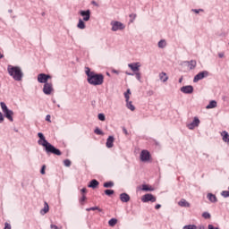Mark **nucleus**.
<instances>
[{
    "mask_svg": "<svg viewBox=\"0 0 229 229\" xmlns=\"http://www.w3.org/2000/svg\"><path fill=\"white\" fill-rule=\"evenodd\" d=\"M124 98L126 102L130 101V95H128V93H124Z\"/></svg>",
    "mask_w": 229,
    "mask_h": 229,
    "instance_id": "nucleus-44",
    "label": "nucleus"
},
{
    "mask_svg": "<svg viewBox=\"0 0 229 229\" xmlns=\"http://www.w3.org/2000/svg\"><path fill=\"white\" fill-rule=\"evenodd\" d=\"M228 190H229V187H228ZM222 196L225 197V198H228L229 197V191H223Z\"/></svg>",
    "mask_w": 229,
    "mask_h": 229,
    "instance_id": "nucleus-39",
    "label": "nucleus"
},
{
    "mask_svg": "<svg viewBox=\"0 0 229 229\" xmlns=\"http://www.w3.org/2000/svg\"><path fill=\"white\" fill-rule=\"evenodd\" d=\"M183 229H198L197 225H184Z\"/></svg>",
    "mask_w": 229,
    "mask_h": 229,
    "instance_id": "nucleus-36",
    "label": "nucleus"
},
{
    "mask_svg": "<svg viewBox=\"0 0 229 229\" xmlns=\"http://www.w3.org/2000/svg\"><path fill=\"white\" fill-rule=\"evenodd\" d=\"M155 208H156L157 210L160 209V208H161V205H160V204L156 205V206H155Z\"/></svg>",
    "mask_w": 229,
    "mask_h": 229,
    "instance_id": "nucleus-53",
    "label": "nucleus"
},
{
    "mask_svg": "<svg viewBox=\"0 0 229 229\" xmlns=\"http://www.w3.org/2000/svg\"><path fill=\"white\" fill-rule=\"evenodd\" d=\"M208 229H219V228L218 227H214L212 225H208Z\"/></svg>",
    "mask_w": 229,
    "mask_h": 229,
    "instance_id": "nucleus-49",
    "label": "nucleus"
},
{
    "mask_svg": "<svg viewBox=\"0 0 229 229\" xmlns=\"http://www.w3.org/2000/svg\"><path fill=\"white\" fill-rule=\"evenodd\" d=\"M114 140V139L113 136H110L109 138H107L106 142V148H113V146H114V144H113Z\"/></svg>",
    "mask_w": 229,
    "mask_h": 229,
    "instance_id": "nucleus-19",
    "label": "nucleus"
},
{
    "mask_svg": "<svg viewBox=\"0 0 229 229\" xmlns=\"http://www.w3.org/2000/svg\"><path fill=\"white\" fill-rule=\"evenodd\" d=\"M51 79V76L50 75H47L45 73H40L38 76V81H39L40 83H49L47 82L48 80Z\"/></svg>",
    "mask_w": 229,
    "mask_h": 229,
    "instance_id": "nucleus-9",
    "label": "nucleus"
},
{
    "mask_svg": "<svg viewBox=\"0 0 229 229\" xmlns=\"http://www.w3.org/2000/svg\"><path fill=\"white\" fill-rule=\"evenodd\" d=\"M87 201V196L86 194H82L81 197L79 199V202L81 203V206H84Z\"/></svg>",
    "mask_w": 229,
    "mask_h": 229,
    "instance_id": "nucleus-27",
    "label": "nucleus"
},
{
    "mask_svg": "<svg viewBox=\"0 0 229 229\" xmlns=\"http://www.w3.org/2000/svg\"><path fill=\"white\" fill-rule=\"evenodd\" d=\"M77 28L81 30H85L86 29V23L83 21L81 19L79 20V23H77Z\"/></svg>",
    "mask_w": 229,
    "mask_h": 229,
    "instance_id": "nucleus-24",
    "label": "nucleus"
},
{
    "mask_svg": "<svg viewBox=\"0 0 229 229\" xmlns=\"http://www.w3.org/2000/svg\"><path fill=\"white\" fill-rule=\"evenodd\" d=\"M49 211V206L47 202H45L44 208L41 210V213L44 212L43 214H47Z\"/></svg>",
    "mask_w": 229,
    "mask_h": 229,
    "instance_id": "nucleus-33",
    "label": "nucleus"
},
{
    "mask_svg": "<svg viewBox=\"0 0 229 229\" xmlns=\"http://www.w3.org/2000/svg\"><path fill=\"white\" fill-rule=\"evenodd\" d=\"M217 107V102L215 100H212L209 102V104L206 106L207 110L214 109Z\"/></svg>",
    "mask_w": 229,
    "mask_h": 229,
    "instance_id": "nucleus-18",
    "label": "nucleus"
},
{
    "mask_svg": "<svg viewBox=\"0 0 229 229\" xmlns=\"http://www.w3.org/2000/svg\"><path fill=\"white\" fill-rule=\"evenodd\" d=\"M141 191H154V188H152L151 186L148 185V184H143L141 186Z\"/></svg>",
    "mask_w": 229,
    "mask_h": 229,
    "instance_id": "nucleus-23",
    "label": "nucleus"
},
{
    "mask_svg": "<svg viewBox=\"0 0 229 229\" xmlns=\"http://www.w3.org/2000/svg\"><path fill=\"white\" fill-rule=\"evenodd\" d=\"M159 78L161 80V81H164V82H166L169 79V77L167 76L166 72H162L160 74H159Z\"/></svg>",
    "mask_w": 229,
    "mask_h": 229,
    "instance_id": "nucleus-22",
    "label": "nucleus"
},
{
    "mask_svg": "<svg viewBox=\"0 0 229 229\" xmlns=\"http://www.w3.org/2000/svg\"><path fill=\"white\" fill-rule=\"evenodd\" d=\"M181 91L184 94H191L193 92V87L192 86H183L181 89Z\"/></svg>",
    "mask_w": 229,
    "mask_h": 229,
    "instance_id": "nucleus-14",
    "label": "nucleus"
},
{
    "mask_svg": "<svg viewBox=\"0 0 229 229\" xmlns=\"http://www.w3.org/2000/svg\"><path fill=\"white\" fill-rule=\"evenodd\" d=\"M0 106H1L2 111L4 114V117L7 118L10 122H13L14 121L13 120V115H14L13 111L9 110L4 102H1Z\"/></svg>",
    "mask_w": 229,
    "mask_h": 229,
    "instance_id": "nucleus-4",
    "label": "nucleus"
},
{
    "mask_svg": "<svg viewBox=\"0 0 229 229\" xmlns=\"http://www.w3.org/2000/svg\"><path fill=\"white\" fill-rule=\"evenodd\" d=\"M92 4H94L95 6H98V4H97V2H92Z\"/></svg>",
    "mask_w": 229,
    "mask_h": 229,
    "instance_id": "nucleus-57",
    "label": "nucleus"
},
{
    "mask_svg": "<svg viewBox=\"0 0 229 229\" xmlns=\"http://www.w3.org/2000/svg\"><path fill=\"white\" fill-rule=\"evenodd\" d=\"M4 121V117L3 113L0 112V123H3Z\"/></svg>",
    "mask_w": 229,
    "mask_h": 229,
    "instance_id": "nucleus-45",
    "label": "nucleus"
},
{
    "mask_svg": "<svg viewBox=\"0 0 229 229\" xmlns=\"http://www.w3.org/2000/svg\"><path fill=\"white\" fill-rule=\"evenodd\" d=\"M195 13H199V12H202L203 10H192Z\"/></svg>",
    "mask_w": 229,
    "mask_h": 229,
    "instance_id": "nucleus-55",
    "label": "nucleus"
},
{
    "mask_svg": "<svg viewBox=\"0 0 229 229\" xmlns=\"http://www.w3.org/2000/svg\"><path fill=\"white\" fill-rule=\"evenodd\" d=\"M8 72L15 81H21L22 78V72L19 66H8Z\"/></svg>",
    "mask_w": 229,
    "mask_h": 229,
    "instance_id": "nucleus-2",
    "label": "nucleus"
},
{
    "mask_svg": "<svg viewBox=\"0 0 229 229\" xmlns=\"http://www.w3.org/2000/svg\"><path fill=\"white\" fill-rule=\"evenodd\" d=\"M54 89H53V85L51 82L46 83L43 87V92L46 95H51V93L53 92Z\"/></svg>",
    "mask_w": 229,
    "mask_h": 229,
    "instance_id": "nucleus-8",
    "label": "nucleus"
},
{
    "mask_svg": "<svg viewBox=\"0 0 229 229\" xmlns=\"http://www.w3.org/2000/svg\"><path fill=\"white\" fill-rule=\"evenodd\" d=\"M225 56V53H218V57L223 58Z\"/></svg>",
    "mask_w": 229,
    "mask_h": 229,
    "instance_id": "nucleus-51",
    "label": "nucleus"
},
{
    "mask_svg": "<svg viewBox=\"0 0 229 229\" xmlns=\"http://www.w3.org/2000/svg\"><path fill=\"white\" fill-rule=\"evenodd\" d=\"M98 119H99L100 121H106V115H105V114L100 113V114H98Z\"/></svg>",
    "mask_w": 229,
    "mask_h": 229,
    "instance_id": "nucleus-37",
    "label": "nucleus"
},
{
    "mask_svg": "<svg viewBox=\"0 0 229 229\" xmlns=\"http://www.w3.org/2000/svg\"><path fill=\"white\" fill-rule=\"evenodd\" d=\"M126 107L129 109V110H131V111H135L136 110V107L135 106L132 105V102L131 101H126Z\"/></svg>",
    "mask_w": 229,
    "mask_h": 229,
    "instance_id": "nucleus-25",
    "label": "nucleus"
},
{
    "mask_svg": "<svg viewBox=\"0 0 229 229\" xmlns=\"http://www.w3.org/2000/svg\"><path fill=\"white\" fill-rule=\"evenodd\" d=\"M81 196H82V194H86V193L88 192L87 188H82V189L81 190Z\"/></svg>",
    "mask_w": 229,
    "mask_h": 229,
    "instance_id": "nucleus-43",
    "label": "nucleus"
},
{
    "mask_svg": "<svg viewBox=\"0 0 229 229\" xmlns=\"http://www.w3.org/2000/svg\"><path fill=\"white\" fill-rule=\"evenodd\" d=\"M123 29H124V26L120 21H114L112 23V30L113 31H118V30H122Z\"/></svg>",
    "mask_w": 229,
    "mask_h": 229,
    "instance_id": "nucleus-10",
    "label": "nucleus"
},
{
    "mask_svg": "<svg viewBox=\"0 0 229 229\" xmlns=\"http://www.w3.org/2000/svg\"><path fill=\"white\" fill-rule=\"evenodd\" d=\"M208 199L209 200V202L211 203H217L218 199L217 197H216L214 194L212 193H208L207 195Z\"/></svg>",
    "mask_w": 229,
    "mask_h": 229,
    "instance_id": "nucleus-16",
    "label": "nucleus"
},
{
    "mask_svg": "<svg viewBox=\"0 0 229 229\" xmlns=\"http://www.w3.org/2000/svg\"><path fill=\"white\" fill-rule=\"evenodd\" d=\"M182 78L179 79V82H182Z\"/></svg>",
    "mask_w": 229,
    "mask_h": 229,
    "instance_id": "nucleus-60",
    "label": "nucleus"
},
{
    "mask_svg": "<svg viewBox=\"0 0 229 229\" xmlns=\"http://www.w3.org/2000/svg\"><path fill=\"white\" fill-rule=\"evenodd\" d=\"M87 81L93 86H100L105 81V76L102 74L93 73L90 77L87 78Z\"/></svg>",
    "mask_w": 229,
    "mask_h": 229,
    "instance_id": "nucleus-3",
    "label": "nucleus"
},
{
    "mask_svg": "<svg viewBox=\"0 0 229 229\" xmlns=\"http://www.w3.org/2000/svg\"><path fill=\"white\" fill-rule=\"evenodd\" d=\"M178 206L182 208H190L191 204L184 199H182L181 201L178 202Z\"/></svg>",
    "mask_w": 229,
    "mask_h": 229,
    "instance_id": "nucleus-17",
    "label": "nucleus"
},
{
    "mask_svg": "<svg viewBox=\"0 0 229 229\" xmlns=\"http://www.w3.org/2000/svg\"><path fill=\"white\" fill-rule=\"evenodd\" d=\"M200 121L198 117H194V120L191 123L187 124V128L190 130H193L194 128L199 127Z\"/></svg>",
    "mask_w": 229,
    "mask_h": 229,
    "instance_id": "nucleus-11",
    "label": "nucleus"
},
{
    "mask_svg": "<svg viewBox=\"0 0 229 229\" xmlns=\"http://www.w3.org/2000/svg\"><path fill=\"white\" fill-rule=\"evenodd\" d=\"M4 229H11V225L8 223H5Z\"/></svg>",
    "mask_w": 229,
    "mask_h": 229,
    "instance_id": "nucleus-48",
    "label": "nucleus"
},
{
    "mask_svg": "<svg viewBox=\"0 0 229 229\" xmlns=\"http://www.w3.org/2000/svg\"><path fill=\"white\" fill-rule=\"evenodd\" d=\"M72 162L70 161V159H64V165L67 167H69L71 165Z\"/></svg>",
    "mask_w": 229,
    "mask_h": 229,
    "instance_id": "nucleus-38",
    "label": "nucleus"
},
{
    "mask_svg": "<svg viewBox=\"0 0 229 229\" xmlns=\"http://www.w3.org/2000/svg\"><path fill=\"white\" fill-rule=\"evenodd\" d=\"M126 74H127V75H131V76L133 75V74H131V73H130V72H126Z\"/></svg>",
    "mask_w": 229,
    "mask_h": 229,
    "instance_id": "nucleus-58",
    "label": "nucleus"
},
{
    "mask_svg": "<svg viewBox=\"0 0 229 229\" xmlns=\"http://www.w3.org/2000/svg\"><path fill=\"white\" fill-rule=\"evenodd\" d=\"M220 136L223 137V140L225 142V143H229V133L227 131H223V132H220Z\"/></svg>",
    "mask_w": 229,
    "mask_h": 229,
    "instance_id": "nucleus-21",
    "label": "nucleus"
},
{
    "mask_svg": "<svg viewBox=\"0 0 229 229\" xmlns=\"http://www.w3.org/2000/svg\"><path fill=\"white\" fill-rule=\"evenodd\" d=\"M80 14L81 17H83L84 21H89L90 19V11H80Z\"/></svg>",
    "mask_w": 229,
    "mask_h": 229,
    "instance_id": "nucleus-12",
    "label": "nucleus"
},
{
    "mask_svg": "<svg viewBox=\"0 0 229 229\" xmlns=\"http://www.w3.org/2000/svg\"><path fill=\"white\" fill-rule=\"evenodd\" d=\"M86 211H87V212H90V211H98V212H102V209H101L99 207L96 206V207H91V208H86Z\"/></svg>",
    "mask_w": 229,
    "mask_h": 229,
    "instance_id": "nucleus-26",
    "label": "nucleus"
},
{
    "mask_svg": "<svg viewBox=\"0 0 229 229\" xmlns=\"http://www.w3.org/2000/svg\"><path fill=\"white\" fill-rule=\"evenodd\" d=\"M157 46L160 47V48H164L166 47V40L165 39H161L159 41V43H157Z\"/></svg>",
    "mask_w": 229,
    "mask_h": 229,
    "instance_id": "nucleus-30",
    "label": "nucleus"
},
{
    "mask_svg": "<svg viewBox=\"0 0 229 229\" xmlns=\"http://www.w3.org/2000/svg\"><path fill=\"white\" fill-rule=\"evenodd\" d=\"M123 133L126 135V136H128V131H127V129L126 128H123Z\"/></svg>",
    "mask_w": 229,
    "mask_h": 229,
    "instance_id": "nucleus-50",
    "label": "nucleus"
},
{
    "mask_svg": "<svg viewBox=\"0 0 229 229\" xmlns=\"http://www.w3.org/2000/svg\"><path fill=\"white\" fill-rule=\"evenodd\" d=\"M135 77H136L137 81H140L141 74L139 72H135Z\"/></svg>",
    "mask_w": 229,
    "mask_h": 229,
    "instance_id": "nucleus-41",
    "label": "nucleus"
},
{
    "mask_svg": "<svg viewBox=\"0 0 229 229\" xmlns=\"http://www.w3.org/2000/svg\"><path fill=\"white\" fill-rule=\"evenodd\" d=\"M116 225H117V219H116V218H112V219H110V221H109V225H110V226L114 227V226H115Z\"/></svg>",
    "mask_w": 229,
    "mask_h": 229,
    "instance_id": "nucleus-32",
    "label": "nucleus"
},
{
    "mask_svg": "<svg viewBox=\"0 0 229 229\" xmlns=\"http://www.w3.org/2000/svg\"><path fill=\"white\" fill-rule=\"evenodd\" d=\"M228 191H229V189H228Z\"/></svg>",
    "mask_w": 229,
    "mask_h": 229,
    "instance_id": "nucleus-61",
    "label": "nucleus"
},
{
    "mask_svg": "<svg viewBox=\"0 0 229 229\" xmlns=\"http://www.w3.org/2000/svg\"><path fill=\"white\" fill-rule=\"evenodd\" d=\"M150 153L148 150H142L141 153H140V160L142 162H148L150 160Z\"/></svg>",
    "mask_w": 229,
    "mask_h": 229,
    "instance_id": "nucleus-6",
    "label": "nucleus"
},
{
    "mask_svg": "<svg viewBox=\"0 0 229 229\" xmlns=\"http://www.w3.org/2000/svg\"><path fill=\"white\" fill-rule=\"evenodd\" d=\"M50 227H51V229H59V227L57 225H51Z\"/></svg>",
    "mask_w": 229,
    "mask_h": 229,
    "instance_id": "nucleus-52",
    "label": "nucleus"
},
{
    "mask_svg": "<svg viewBox=\"0 0 229 229\" xmlns=\"http://www.w3.org/2000/svg\"><path fill=\"white\" fill-rule=\"evenodd\" d=\"M199 229H205V227L204 226H200V227H199Z\"/></svg>",
    "mask_w": 229,
    "mask_h": 229,
    "instance_id": "nucleus-59",
    "label": "nucleus"
},
{
    "mask_svg": "<svg viewBox=\"0 0 229 229\" xmlns=\"http://www.w3.org/2000/svg\"><path fill=\"white\" fill-rule=\"evenodd\" d=\"M85 73L87 75V78H90L93 74H95L96 72H90L89 67H86L85 68Z\"/></svg>",
    "mask_w": 229,
    "mask_h": 229,
    "instance_id": "nucleus-28",
    "label": "nucleus"
},
{
    "mask_svg": "<svg viewBox=\"0 0 229 229\" xmlns=\"http://www.w3.org/2000/svg\"><path fill=\"white\" fill-rule=\"evenodd\" d=\"M120 199L123 203H128L130 201L131 198L127 193H122L120 195Z\"/></svg>",
    "mask_w": 229,
    "mask_h": 229,
    "instance_id": "nucleus-15",
    "label": "nucleus"
},
{
    "mask_svg": "<svg viewBox=\"0 0 229 229\" xmlns=\"http://www.w3.org/2000/svg\"><path fill=\"white\" fill-rule=\"evenodd\" d=\"M46 121L51 123V116L50 114L46 115Z\"/></svg>",
    "mask_w": 229,
    "mask_h": 229,
    "instance_id": "nucleus-46",
    "label": "nucleus"
},
{
    "mask_svg": "<svg viewBox=\"0 0 229 229\" xmlns=\"http://www.w3.org/2000/svg\"><path fill=\"white\" fill-rule=\"evenodd\" d=\"M202 216H203V218H205V219H210V217H211V215L208 212L203 213Z\"/></svg>",
    "mask_w": 229,
    "mask_h": 229,
    "instance_id": "nucleus-40",
    "label": "nucleus"
},
{
    "mask_svg": "<svg viewBox=\"0 0 229 229\" xmlns=\"http://www.w3.org/2000/svg\"><path fill=\"white\" fill-rule=\"evenodd\" d=\"M3 58H4V55L0 53V60L3 59Z\"/></svg>",
    "mask_w": 229,
    "mask_h": 229,
    "instance_id": "nucleus-56",
    "label": "nucleus"
},
{
    "mask_svg": "<svg viewBox=\"0 0 229 229\" xmlns=\"http://www.w3.org/2000/svg\"><path fill=\"white\" fill-rule=\"evenodd\" d=\"M133 72H139L140 68V63H132L128 65Z\"/></svg>",
    "mask_w": 229,
    "mask_h": 229,
    "instance_id": "nucleus-13",
    "label": "nucleus"
},
{
    "mask_svg": "<svg viewBox=\"0 0 229 229\" xmlns=\"http://www.w3.org/2000/svg\"><path fill=\"white\" fill-rule=\"evenodd\" d=\"M99 185V182L96 179L91 180L89 185H88V188L96 189Z\"/></svg>",
    "mask_w": 229,
    "mask_h": 229,
    "instance_id": "nucleus-20",
    "label": "nucleus"
},
{
    "mask_svg": "<svg viewBox=\"0 0 229 229\" xmlns=\"http://www.w3.org/2000/svg\"><path fill=\"white\" fill-rule=\"evenodd\" d=\"M114 192V190H109V189L105 190V194L107 195V196L113 195Z\"/></svg>",
    "mask_w": 229,
    "mask_h": 229,
    "instance_id": "nucleus-35",
    "label": "nucleus"
},
{
    "mask_svg": "<svg viewBox=\"0 0 229 229\" xmlns=\"http://www.w3.org/2000/svg\"><path fill=\"white\" fill-rule=\"evenodd\" d=\"M94 133L96 135H99V136H104L105 135V132H103L99 128H96L95 131H94Z\"/></svg>",
    "mask_w": 229,
    "mask_h": 229,
    "instance_id": "nucleus-31",
    "label": "nucleus"
},
{
    "mask_svg": "<svg viewBox=\"0 0 229 229\" xmlns=\"http://www.w3.org/2000/svg\"><path fill=\"white\" fill-rule=\"evenodd\" d=\"M208 72H207V71L199 72V73L194 77L193 81H194V82H198V81L203 80L205 77H208Z\"/></svg>",
    "mask_w": 229,
    "mask_h": 229,
    "instance_id": "nucleus-7",
    "label": "nucleus"
},
{
    "mask_svg": "<svg viewBox=\"0 0 229 229\" xmlns=\"http://www.w3.org/2000/svg\"><path fill=\"white\" fill-rule=\"evenodd\" d=\"M130 17L132 19V20H135L136 19V17H137V14L136 13H131V15H130ZM133 21H131V22H132Z\"/></svg>",
    "mask_w": 229,
    "mask_h": 229,
    "instance_id": "nucleus-47",
    "label": "nucleus"
},
{
    "mask_svg": "<svg viewBox=\"0 0 229 229\" xmlns=\"http://www.w3.org/2000/svg\"><path fill=\"white\" fill-rule=\"evenodd\" d=\"M125 94H127V95H131V89H127V90H126Z\"/></svg>",
    "mask_w": 229,
    "mask_h": 229,
    "instance_id": "nucleus-54",
    "label": "nucleus"
},
{
    "mask_svg": "<svg viewBox=\"0 0 229 229\" xmlns=\"http://www.w3.org/2000/svg\"><path fill=\"white\" fill-rule=\"evenodd\" d=\"M38 137L40 138V140H38V144L40 146H43L45 148L46 153L47 154H53L55 156L60 157L62 155V152L55 148V146L50 144L47 140L46 137L42 132H38Z\"/></svg>",
    "mask_w": 229,
    "mask_h": 229,
    "instance_id": "nucleus-1",
    "label": "nucleus"
},
{
    "mask_svg": "<svg viewBox=\"0 0 229 229\" xmlns=\"http://www.w3.org/2000/svg\"><path fill=\"white\" fill-rule=\"evenodd\" d=\"M114 186V182H106L104 183V188H112Z\"/></svg>",
    "mask_w": 229,
    "mask_h": 229,
    "instance_id": "nucleus-34",
    "label": "nucleus"
},
{
    "mask_svg": "<svg viewBox=\"0 0 229 229\" xmlns=\"http://www.w3.org/2000/svg\"><path fill=\"white\" fill-rule=\"evenodd\" d=\"M197 66V61L191 60L189 63V69L193 70Z\"/></svg>",
    "mask_w": 229,
    "mask_h": 229,
    "instance_id": "nucleus-29",
    "label": "nucleus"
},
{
    "mask_svg": "<svg viewBox=\"0 0 229 229\" xmlns=\"http://www.w3.org/2000/svg\"><path fill=\"white\" fill-rule=\"evenodd\" d=\"M46 168H47V166L44 165L42 166L41 170H40V174H46Z\"/></svg>",
    "mask_w": 229,
    "mask_h": 229,
    "instance_id": "nucleus-42",
    "label": "nucleus"
},
{
    "mask_svg": "<svg viewBox=\"0 0 229 229\" xmlns=\"http://www.w3.org/2000/svg\"><path fill=\"white\" fill-rule=\"evenodd\" d=\"M141 201L143 203H148V202L155 203L157 202V197H154L152 194L148 193L143 197H141Z\"/></svg>",
    "mask_w": 229,
    "mask_h": 229,
    "instance_id": "nucleus-5",
    "label": "nucleus"
}]
</instances>
